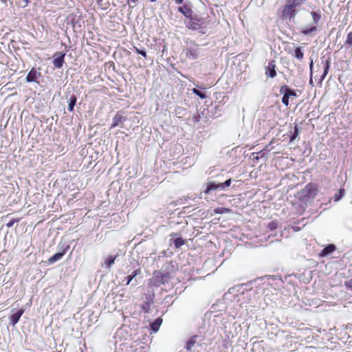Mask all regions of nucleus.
Here are the masks:
<instances>
[{"label": "nucleus", "instance_id": "nucleus-1", "mask_svg": "<svg viewBox=\"0 0 352 352\" xmlns=\"http://www.w3.org/2000/svg\"><path fill=\"white\" fill-rule=\"evenodd\" d=\"M305 3V0H287L281 10L280 19L282 20L294 19Z\"/></svg>", "mask_w": 352, "mask_h": 352}, {"label": "nucleus", "instance_id": "nucleus-2", "mask_svg": "<svg viewBox=\"0 0 352 352\" xmlns=\"http://www.w3.org/2000/svg\"><path fill=\"white\" fill-rule=\"evenodd\" d=\"M201 48L195 41L187 43L186 46L183 49L182 53L189 60H197L201 54Z\"/></svg>", "mask_w": 352, "mask_h": 352}, {"label": "nucleus", "instance_id": "nucleus-3", "mask_svg": "<svg viewBox=\"0 0 352 352\" xmlns=\"http://www.w3.org/2000/svg\"><path fill=\"white\" fill-rule=\"evenodd\" d=\"M170 279V275L168 272L163 273L161 271H155L153 278L150 280L151 284L154 287H160L168 283Z\"/></svg>", "mask_w": 352, "mask_h": 352}, {"label": "nucleus", "instance_id": "nucleus-4", "mask_svg": "<svg viewBox=\"0 0 352 352\" xmlns=\"http://www.w3.org/2000/svg\"><path fill=\"white\" fill-rule=\"evenodd\" d=\"M280 92L283 94V96L282 98L283 104L287 107L289 106V100L291 99L292 100L293 98L297 97V94L295 90L289 88L287 85H284L280 87Z\"/></svg>", "mask_w": 352, "mask_h": 352}, {"label": "nucleus", "instance_id": "nucleus-5", "mask_svg": "<svg viewBox=\"0 0 352 352\" xmlns=\"http://www.w3.org/2000/svg\"><path fill=\"white\" fill-rule=\"evenodd\" d=\"M311 15L313 18V21H314L315 25H313L309 28L302 29L300 31V33L303 35H306V36L311 35L312 34L316 33L318 30L317 25L321 19V15L320 13H318L317 12H314V11L311 12Z\"/></svg>", "mask_w": 352, "mask_h": 352}, {"label": "nucleus", "instance_id": "nucleus-6", "mask_svg": "<svg viewBox=\"0 0 352 352\" xmlns=\"http://www.w3.org/2000/svg\"><path fill=\"white\" fill-rule=\"evenodd\" d=\"M318 189L316 184L313 183H309L305 186V187L302 189V193L305 198H314L318 194Z\"/></svg>", "mask_w": 352, "mask_h": 352}, {"label": "nucleus", "instance_id": "nucleus-7", "mask_svg": "<svg viewBox=\"0 0 352 352\" xmlns=\"http://www.w3.org/2000/svg\"><path fill=\"white\" fill-rule=\"evenodd\" d=\"M155 294L153 292L144 294V301L140 305L142 311L147 314L151 310V307L154 302Z\"/></svg>", "mask_w": 352, "mask_h": 352}, {"label": "nucleus", "instance_id": "nucleus-8", "mask_svg": "<svg viewBox=\"0 0 352 352\" xmlns=\"http://www.w3.org/2000/svg\"><path fill=\"white\" fill-rule=\"evenodd\" d=\"M276 65L274 60H271L268 62V65L265 67V74L267 77L274 78L276 77Z\"/></svg>", "mask_w": 352, "mask_h": 352}, {"label": "nucleus", "instance_id": "nucleus-9", "mask_svg": "<svg viewBox=\"0 0 352 352\" xmlns=\"http://www.w3.org/2000/svg\"><path fill=\"white\" fill-rule=\"evenodd\" d=\"M189 19L188 22L187 23V28L192 30H198L201 28V26L204 24V21L201 19H198L197 17H193L192 15L190 17H188Z\"/></svg>", "mask_w": 352, "mask_h": 352}, {"label": "nucleus", "instance_id": "nucleus-10", "mask_svg": "<svg viewBox=\"0 0 352 352\" xmlns=\"http://www.w3.org/2000/svg\"><path fill=\"white\" fill-rule=\"evenodd\" d=\"M65 54L63 52H56L54 55L53 65L56 68H60L64 63Z\"/></svg>", "mask_w": 352, "mask_h": 352}, {"label": "nucleus", "instance_id": "nucleus-11", "mask_svg": "<svg viewBox=\"0 0 352 352\" xmlns=\"http://www.w3.org/2000/svg\"><path fill=\"white\" fill-rule=\"evenodd\" d=\"M125 120H126V118L122 116L121 112L120 111L117 112L113 118V122L111 126V129L115 128L116 126L122 124Z\"/></svg>", "mask_w": 352, "mask_h": 352}, {"label": "nucleus", "instance_id": "nucleus-12", "mask_svg": "<svg viewBox=\"0 0 352 352\" xmlns=\"http://www.w3.org/2000/svg\"><path fill=\"white\" fill-rule=\"evenodd\" d=\"M336 250V247L334 244H329L319 253V256H327V255L332 254Z\"/></svg>", "mask_w": 352, "mask_h": 352}, {"label": "nucleus", "instance_id": "nucleus-13", "mask_svg": "<svg viewBox=\"0 0 352 352\" xmlns=\"http://www.w3.org/2000/svg\"><path fill=\"white\" fill-rule=\"evenodd\" d=\"M24 313L23 309H20L16 313L12 314L10 318V324L14 326L19 320L20 318Z\"/></svg>", "mask_w": 352, "mask_h": 352}, {"label": "nucleus", "instance_id": "nucleus-14", "mask_svg": "<svg viewBox=\"0 0 352 352\" xmlns=\"http://www.w3.org/2000/svg\"><path fill=\"white\" fill-rule=\"evenodd\" d=\"M69 248V246H67L63 250V252H57L54 255H53L52 256H51L50 258H49L48 259V263L50 264H52L55 262H56L57 261H59L60 259H61L63 258V256L65 254L67 249Z\"/></svg>", "mask_w": 352, "mask_h": 352}, {"label": "nucleus", "instance_id": "nucleus-15", "mask_svg": "<svg viewBox=\"0 0 352 352\" xmlns=\"http://www.w3.org/2000/svg\"><path fill=\"white\" fill-rule=\"evenodd\" d=\"M322 63H324V71L320 77V82L324 80V79L325 78V77L327 76V75L329 73V71L330 69V65H331V58H327L326 60H322Z\"/></svg>", "mask_w": 352, "mask_h": 352}, {"label": "nucleus", "instance_id": "nucleus-16", "mask_svg": "<svg viewBox=\"0 0 352 352\" xmlns=\"http://www.w3.org/2000/svg\"><path fill=\"white\" fill-rule=\"evenodd\" d=\"M178 11L182 12L187 18L190 17L192 13L191 8L186 4L179 7Z\"/></svg>", "mask_w": 352, "mask_h": 352}, {"label": "nucleus", "instance_id": "nucleus-17", "mask_svg": "<svg viewBox=\"0 0 352 352\" xmlns=\"http://www.w3.org/2000/svg\"><path fill=\"white\" fill-rule=\"evenodd\" d=\"M38 78V73L35 68H32L26 76V81L28 82L36 81Z\"/></svg>", "mask_w": 352, "mask_h": 352}, {"label": "nucleus", "instance_id": "nucleus-18", "mask_svg": "<svg viewBox=\"0 0 352 352\" xmlns=\"http://www.w3.org/2000/svg\"><path fill=\"white\" fill-rule=\"evenodd\" d=\"M162 322V319L160 317L157 318L151 324V329L153 332H157Z\"/></svg>", "mask_w": 352, "mask_h": 352}, {"label": "nucleus", "instance_id": "nucleus-19", "mask_svg": "<svg viewBox=\"0 0 352 352\" xmlns=\"http://www.w3.org/2000/svg\"><path fill=\"white\" fill-rule=\"evenodd\" d=\"M217 186L215 182H208L207 184L206 188L204 190V193L208 195L210 192V191H212L213 190H217Z\"/></svg>", "mask_w": 352, "mask_h": 352}, {"label": "nucleus", "instance_id": "nucleus-20", "mask_svg": "<svg viewBox=\"0 0 352 352\" xmlns=\"http://www.w3.org/2000/svg\"><path fill=\"white\" fill-rule=\"evenodd\" d=\"M141 269H137L135 270H134L131 274L127 276L126 277V285H129L130 283V282L133 280V278L136 276L137 275H139L141 274Z\"/></svg>", "mask_w": 352, "mask_h": 352}, {"label": "nucleus", "instance_id": "nucleus-21", "mask_svg": "<svg viewBox=\"0 0 352 352\" xmlns=\"http://www.w3.org/2000/svg\"><path fill=\"white\" fill-rule=\"evenodd\" d=\"M117 256L109 255L108 258L104 261V264L107 269H110L111 265L114 263Z\"/></svg>", "mask_w": 352, "mask_h": 352}, {"label": "nucleus", "instance_id": "nucleus-22", "mask_svg": "<svg viewBox=\"0 0 352 352\" xmlns=\"http://www.w3.org/2000/svg\"><path fill=\"white\" fill-rule=\"evenodd\" d=\"M294 56L298 60H302L304 57V54L300 47H297L294 50Z\"/></svg>", "mask_w": 352, "mask_h": 352}, {"label": "nucleus", "instance_id": "nucleus-23", "mask_svg": "<svg viewBox=\"0 0 352 352\" xmlns=\"http://www.w3.org/2000/svg\"><path fill=\"white\" fill-rule=\"evenodd\" d=\"M186 240L182 239V237H177L174 239V245L176 248H179L183 245L185 244Z\"/></svg>", "mask_w": 352, "mask_h": 352}, {"label": "nucleus", "instance_id": "nucleus-24", "mask_svg": "<svg viewBox=\"0 0 352 352\" xmlns=\"http://www.w3.org/2000/svg\"><path fill=\"white\" fill-rule=\"evenodd\" d=\"M76 100H77V98L75 96H72L70 99H69V105H68V110L69 111H74V106L76 103Z\"/></svg>", "mask_w": 352, "mask_h": 352}, {"label": "nucleus", "instance_id": "nucleus-25", "mask_svg": "<svg viewBox=\"0 0 352 352\" xmlns=\"http://www.w3.org/2000/svg\"><path fill=\"white\" fill-rule=\"evenodd\" d=\"M344 195V189L340 188L339 191L334 196V201H338L341 199Z\"/></svg>", "mask_w": 352, "mask_h": 352}, {"label": "nucleus", "instance_id": "nucleus-26", "mask_svg": "<svg viewBox=\"0 0 352 352\" xmlns=\"http://www.w3.org/2000/svg\"><path fill=\"white\" fill-rule=\"evenodd\" d=\"M192 91L195 94L197 95V96H199L200 98L201 99H205L206 98V95L204 94V93H202L200 91H199L196 88H193L192 89Z\"/></svg>", "mask_w": 352, "mask_h": 352}, {"label": "nucleus", "instance_id": "nucleus-27", "mask_svg": "<svg viewBox=\"0 0 352 352\" xmlns=\"http://www.w3.org/2000/svg\"><path fill=\"white\" fill-rule=\"evenodd\" d=\"M195 338H190L188 342L186 343V348L188 351H190L192 347L195 345Z\"/></svg>", "mask_w": 352, "mask_h": 352}, {"label": "nucleus", "instance_id": "nucleus-28", "mask_svg": "<svg viewBox=\"0 0 352 352\" xmlns=\"http://www.w3.org/2000/svg\"><path fill=\"white\" fill-rule=\"evenodd\" d=\"M344 45H347L349 46H352V32H350L347 34L346 39Z\"/></svg>", "mask_w": 352, "mask_h": 352}, {"label": "nucleus", "instance_id": "nucleus-29", "mask_svg": "<svg viewBox=\"0 0 352 352\" xmlns=\"http://www.w3.org/2000/svg\"><path fill=\"white\" fill-rule=\"evenodd\" d=\"M229 211V209L221 207V208H217L214 210V212L215 214H223L225 212H227Z\"/></svg>", "mask_w": 352, "mask_h": 352}, {"label": "nucleus", "instance_id": "nucleus-30", "mask_svg": "<svg viewBox=\"0 0 352 352\" xmlns=\"http://www.w3.org/2000/svg\"><path fill=\"white\" fill-rule=\"evenodd\" d=\"M299 134V129H298V127L297 126H294V133L292 135V136L290 138V141H293L294 140L296 137Z\"/></svg>", "mask_w": 352, "mask_h": 352}, {"label": "nucleus", "instance_id": "nucleus-31", "mask_svg": "<svg viewBox=\"0 0 352 352\" xmlns=\"http://www.w3.org/2000/svg\"><path fill=\"white\" fill-rule=\"evenodd\" d=\"M20 220H21L20 218L12 219L11 221H10L8 223H7L6 226L8 228H11L13 226L14 223L19 222Z\"/></svg>", "mask_w": 352, "mask_h": 352}, {"label": "nucleus", "instance_id": "nucleus-32", "mask_svg": "<svg viewBox=\"0 0 352 352\" xmlns=\"http://www.w3.org/2000/svg\"><path fill=\"white\" fill-rule=\"evenodd\" d=\"M134 48H135V51L137 54L142 55L144 58H146L147 55H146V52L145 50H140L138 47H134Z\"/></svg>", "mask_w": 352, "mask_h": 352}, {"label": "nucleus", "instance_id": "nucleus-33", "mask_svg": "<svg viewBox=\"0 0 352 352\" xmlns=\"http://www.w3.org/2000/svg\"><path fill=\"white\" fill-rule=\"evenodd\" d=\"M345 286L348 289H352V277L347 281H345Z\"/></svg>", "mask_w": 352, "mask_h": 352}, {"label": "nucleus", "instance_id": "nucleus-34", "mask_svg": "<svg viewBox=\"0 0 352 352\" xmlns=\"http://www.w3.org/2000/svg\"><path fill=\"white\" fill-rule=\"evenodd\" d=\"M231 182H232L231 179H228V180H226L225 182H223L224 187L226 188V187L230 186L231 184Z\"/></svg>", "mask_w": 352, "mask_h": 352}, {"label": "nucleus", "instance_id": "nucleus-35", "mask_svg": "<svg viewBox=\"0 0 352 352\" xmlns=\"http://www.w3.org/2000/svg\"><path fill=\"white\" fill-rule=\"evenodd\" d=\"M217 189L218 188H221V189L225 188L224 185H223V183H218V184H217Z\"/></svg>", "mask_w": 352, "mask_h": 352}, {"label": "nucleus", "instance_id": "nucleus-36", "mask_svg": "<svg viewBox=\"0 0 352 352\" xmlns=\"http://www.w3.org/2000/svg\"><path fill=\"white\" fill-rule=\"evenodd\" d=\"M313 66H314V63H313V60H311V63L309 64V69H310L311 76L312 75Z\"/></svg>", "mask_w": 352, "mask_h": 352}, {"label": "nucleus", "instance_id": "nucleus-37", "mask_svg": "<svg viewBox=\"0 0 352 352\" xmlns=\"http://www.w3.org/2000/svg\"><path fill=\"white\" fill-rule=\"evenodd\" d=\"M175 1L176 3L180 4L184 1V0H175Z\"/></svg>", "mask_w": 352, "mask_h": 352}, {"label": "nucleus", "instance_id": "nucleus-38", "mask_svg": "<svg viewBox=\"0 0 352 352\" xmlns=\"http://www.w3.org/2000/svg\"><path fill=\"white\" fill-rule=\"evenodd\" d=\"M177 235H178V234H177V233H175V232H173V233L170 234V236H177Z\"/></svg>", "mask_w": 352, "mask_h": 352}, {"label": "nucleus", "instance_id": "nucleus-39", "mask_svg": "<svg viewBox=\"0 0 352 352\" xmlns=\"http://www.w3.org/2000/svg\"><path fill=\"white\" fill-rule=\"evenodd\" d=\"M309 82H310V83H312V78H310Z\"/></svg>", "mask_w": 352, "mask_h": 352}]
</instances>
